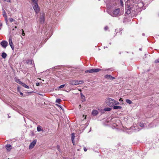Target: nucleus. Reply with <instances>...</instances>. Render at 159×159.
Wrapping results in <instances>:
<instances>
[{
	"mask_svg": "<svg viewBox=\"0 0 159 159\" xmlns=\"http://www.w3.org/2000/svg\"><path fill=\"white\" fill-rule=\"evenodd\" d=\"M125 5L127 9L126 13L128 14L131 13V15H135L141 11V8L143 6V3L140 1L137 3L136 1L130 0L125 2Z\"/></svg>",
	"mask_w": 159,
	"mask_h": 159,
	"instance_id": "obj_1",
	"label": "nucleus"
},
{
	"mask_svg": "<svg viewBox=\"0 0 159 159\" xmlns=\"http://www.w3.org/2000/svg\"><path fill=\"white\" fill-rule=\"evenodd\" d=\"M120 9L117 8L114 9L112 11L108 10L107 11L108 13L111 16L114 17H118L121 15L120 12Z\"/></svg>",
	"mask_w": 159,
	"mask_h": 159,
	"instance_id": "obj_2",
	"label": "nucleus"
},
{
	"mask_svg": "<svg viewBox=\"0 0 159 159\" xmlns=\"http://www.w3.org/2000/svg\"><path fill=\"white\" fill-rule=\"evenodd\" d=\"M115 100L109 98H107L106 99V102L107 105L110 107H112L114 106Z\"/></svg>",
	"mask_w": 159,
	"mask_h": 159,
	"instance_id": "obj_3",
	"label": "nucleus"
},
{
	"mask_svg": "<svg viewBox=\"0 0 159 159\" xmlns=\"http://www.w3.org/2000/svg\"><path fill=\"white\" fill-rule=\"evenodd\" d=\"M33 5V9L36 14L38 13L39 11V8L38 4V2L32 3Z\"/></svg>",
	"mask_w": 159,
	"mask_h": 159,
	"instance_id": "obj_4",
	"label": "nucleus"
},
{
	"mask_svg": "<svg viewBox=\"0 0 159 159\" xmlns=\"http://www.w3.org/2000/svg\"><path fill=\"white\" fill-rule=\"evenodd\" d=\"M101 69L99 68L93 69H90L89 70H86L85 71L86 73H97Z\"/></svg>",
	"mask_w": 159,
	"mask_h": 159,
	"instance_id": "obj_5",
	"label": "nucleus"
},
{
	"mask_svg": "<svg viewBox=\"0 0 159 159\" xmlns=\"http://www.w3.org/2000/svg\"><path fill=\"white\" fill-rule=\"evenodd\" d=\"M84 81L83 80H73L70 82V83L73 85H78V84H81L83 83Z\"/></svg>",
	"mask_w": 159,
	"mask_h": 159,
	"instance_id": "obj_6",
	"label": "nucleus"
},
{
	"mask_svg": "<svg viewBox=\"0 0 159 159\" xmlns=\"http://www.w3.org/2000/svg\"><path fill=\"white\" fill-rule=\"evenodd\" d=\"M44 16L45 14L44 13H43L42 15H41L40 17V23L41 24H43L44 23Z\"/></svg>",
	"mask_w": 159,
	"mask_h": 159,
	"instance_id": "obj_7",
	"label": "nucleus"
},
{
	"mask_svg": "<svg viewBox=\"0 0 159 159\" xmlns=\"http://www.w3.org/2000/svg\"><path fill=\"white\" fill-rule=\"evenodd\" d=\"M36 140H34L30 143L29 147V149H31L34 147L36 144Z\"/></svg>",
	"mask_w": 159,
	"mask_h": 159,
	"instance_id": "obj_8",
	"label": "nucleus"
},
{
	"mask_svg": "<svg viewBox=\"0 0 159 159\" xmlns=\"http://www.w3.org/2000/svg\"><path fill=\"white\" fill-rule=\"evenodd\" d=\"M0 44L3 48H6L7 45L8 43L7 41L3 40L1 42Z\"/></svg>",
	"mask_w": 159,
	"mask_h": 159,
	"instance_id": "obj_9",
	"label": "nucleus"
},
{
	"mask_svg": "<svg viewBox=\"0 0 159 159\" xmlns=\"http://www.w3.org/2000/svg\"><path fill=\"white\" fill-rule=\"evenodd\" d=\"M9 45L11 47V48L12 50H13L14 49V47L12 41V39L11 38H9Z\"/></svg>",
	"mask_w": 159,
	"mask_h": 159,
	"instance_id": "obj_10",
	"label": "nucleus"
},
{
	"mask_svg": "<svg viewBox=\"0 0 159 159\" xmlns=\"http://www.w3.org/2000/svg\"><path fill=\"white\" fill-rule=\"evenodd\" d=\"M105 77L106 78L108 79L111 80H113L115 79V77H112L111 75H106L105 76Z\"/></svg>",
	"mask_w": 159,
	"mask_h": 159,
	"instance_id": "obj_11",
	"label": "nucleus"
},
{
	"mask_svg": "<svg viewBox=\"0 0 159 159\" xmlns=\"http://www.w3.org/2000/svg\"><path fill=\"white\" fill-rule=\"evenodd\" d=\"M75 134L74 133H72L71 134V140H72L73 144L74 145H75V141H74V139L75 137Z\"/></svg>",
	"mask_w": 159,
	"mask_h": 159,
	"instance_id": "obj_12",
	"label": "nucleus"
},
{
	"mask_svg": "<svg viewBox=\"0 0 159 159\" xmlns=\"http://www.w3.org/2000/svg\"><path fill=\"white\" fill-rule=\"evenodd\" d=\"M98 113V111L96 110H93L92 112V115L93 116H97Z\"/></svg>",
	"mask_w": 159,
	"mask_h": 159,
	"instance_id": "obj_13",
	"label": "nucleus"
},
{
	"mask_svg": "<svg viewBox=\"0 0 159 159\" xmlns=\"http://www.w3.org/2000/svg\"><path fill=\"white\" fill-rule=\"evenodd\" d=\"M2 14H3V17H5V20H6V22H7V15L6 13V12L4 9L3 10Z\"/></svg>",
	"mask_w": 159,
	"mask_h": 159,
	"instance_id": "obj_14",
	"label": "nucleus"
},
{
	"mask_svg": "<svg viewBox=\"0 0 159 159\" xmlns=\"http://www.w3.org/2000/svg\"><path fill=\"white\" fill-rule=\"evenodd\" d=\"M15 81L17 83L19 84H22V82L20 81V79L16 78H15Z\"/></svg>",
	"mask_w": 159,
	"mask_h": 159,
	"instance_id": "obj_15",
	"label": "nucleus"
},
{
	"mask_svg": "<svg viewBox=\"0 0 159 159\" xmlns=\"http://www.w3.org/2000/svg\"><path fill=\"white\" fill-rule=\"evenodd\" d=\"M33 61L31 60H28L26 61V63L27 64H30L31 65H33Z\"/></svg>",
	"mask_w": 159,
	"mask_h": 159,
	"instance_id": "obj_16",
	"label": "nucleus"
},
{
	"mask_svg": "<svg viewBox=\"0 0 159 159\" xmlns=\"http://www.w3.org/2000/svg\"><path fill=\"white\" fill-rule=\"evenodd\" d=\"M37 129L38 132L43 131V129L41 128V127L40 125L38 126Z\"/></svg>",
	"mask_w": 159,
	"mask_h": 159,
	"instance_id": "obj_17",
	"label": "nucleus"
},
{
	"mask_svg": "<svg viewBox=\"0 0 159 159\" xmlns=\"http://www.w3.org/2000/svg\"><path fill=\"white\" fill-rule=\"evenodd\" d=\"M11 146L10 144H7L6 146V148L8 151H10L11 149Z\"/></svg>",
	"mask_w": 159,
	"mask_h": 159,
	"instance_id": "obj_18",
	"label": "nucleus"
},
{
	"mask_svg": "<svg viewBox=\"0 0 159 159\" xmlns=\"http://www.w3.org/2000/svg\"><path fill=\"white\" fill-rule=\"evenodd\" d=\"M122 107L121 106L114 105L113 106V108L114 109H121Z\"/></svg>",
	"mask_w": 159,
	"mask_h": 159,
	"instance_id": "obj_19",
	"label": "nucleus"
},
{
	"mask_svg": "<svg viewBox=\"0 0 159 159\" xmlns=\"http://www.w3.org/2000/svg\"><path fill=\"white\" fill-rule=\"evenodd\" d=\"M1 56L2 58L4 59L7 57V54L6 53L3 52L2 53Z\"/></svg>",
	"mask_w": 159,
	"mask_h": 159,
	"instance_id": "obj_20",
	"label": "nucleus"
},
{
	"mask_svg": "<svg viewBox=\"0 0 159 159\" xmlns=\"http://www.w3.org/2000/svg\"><path fill=\"white\" fill-rule=\"evenodd\" d=\"M111 110V108L109 107H106L103 110V111H109Z\"/></svg>",
	"mask_w": 159,
	"mask_h": 159,
	"instance_id": "obj_21",
	"label": "nucleus"
},
{
	"mask_svg": "<svg viewBox=\"0 0 159 159\" xmlns=\"http://www.w3.org/2000/svg\"><path fill=\"white\" fill-rule=\"evenodd\" d=\"M24 87L26 88H27V89H29V87L27 86V85H26L25 84V83H22V84H21Z\"/></svg>",
	"mask_w": 159,
	"mask_h": 159,
	"instance_id": "obj_22",
	"label": "nucleus"
},
{
	"mask_svg": "<svg viewBox=\"0 0 159 159\" xmlns=\"http://www.w3.org/2000/svg\"><path fill=\"white\" fill-rule=\"evenodd\" d=\"M126 102L128 103L129 104H130L132 103V101L128 99H126Z\"/></svg>",
	"mask_w": 159,
	"mask_h": 159,
	"instance_id": "obj_23",
	"label": "nucleus"
},
{
	"mask_svg": "<svg viewBox=\"0 0 159 159\" xmlns=\"http://www.w3.org/2000/svg\"><path fill=\"white\" fill-rule=\"evenodd\" d=\"M61 101V100L60 99H57L56 101V102L59 103Z\"/></svg>",
	"mask_w": 159,
	"mask_h": 159,
	"instance_id": "obj_24",
	"label": "nucleus"
},
{
	"mask_svg": "<svg viewBox=\"0 0 159 159\" xmlns=\"http://www.w3.org/2000/svg\"><path fill=\"white\" fill-rule=\"evenodd\" d=\"M80 95H81V98L83 99L84 100L85 99V97L81 93H80Z\"/></svg>",
	"mask_w": 159,
	"mask_h": 159,
	"instance_id": "obj_25",
	"label": "nucleus"
},
{
	"mask_svg": "<svg viewBox=\"0 0 159 159\" xmlns=\"http://www.w3.org/2000/svg\"><path fill=\"white\" fill-rule=\"evenodd\" d=\"M119 103H120L119 102L116 101L115 100L114 106L116 105H119Z\"/></svg>",
	"mask_w": 159,
	"mask_h": 159,
	"instance_id": "obj_26",
	"label": "nucleus"
},
{
	"mask_svg": "<svg viewBox=\"0 0 159 159\" xmlns=\"http://www.w3.org/2000/svg\"><path fill=\"white\" fill-rule=\"evenodd\" d=\"M32 1V3H34L36 2H38V0H31Z\"/></svg>",
	"mask_w": 159,
	"mask_h": 159,
	"instance_id": "obj_27",
	"label": "nucleus"
},
{
	"mask_svg": "<svg viewBox=\"0 0 159 159\" xmlns=\"http://www.w3.org/2000/svg\"><path fill=\"white\" fill-rule=\"evenodd\" d=\"M9 20L11 22H12L15 21V20L14 19L12 18H10L9 19Z\"/></svg>",
	"mask_w": 159,
	"mask_h": 159,
	"instance_id": "obj_28",
	"label": "nucleus"
},
{
	"mask_svg": "<svg viewBox=\"0 0 159 159\" xmlns=\"http://www.w3.org/2000/svg\"><path fill=\"white\" fill-rule=\"evenodd\" d=\"M65 84L61 85L58 87V88L61 89V88H63L65 86Z\"/></svg>",
	"mask_w": 159,
	"mask_h": 159,
	"instance_id": "obj_29",
	"label": "nucleus"
},
{
	"mask_svg": "<svg viewBox=\"0 0 159 159\" xmlns=\"http://www.w3.org/2000/svg\"><path fill=\"white\" fill-rule=\"evenodd\" d=\"M57 150L60 152H61V151H60V146H59V145H57Z\"/></svg>",
	"mask_w": 159,
	"mask_h": 159,
	"instance_id": "obj_30",
	"label": "nucleus"
},
{
	"mask_svg": "<svg viewBox=\"0 0 159 159\" xmlns=\"http://www.w3.org/2000/svg\"><path fill=\"white\" fill-rule=\"evenodd\" d=\"M140 126L141 127H143L144 126V124L143 123H141L140 124Z\"/></svg>",
	"mask_w": 159,
	"mask_h": 159,
	"instance_id": "obj_31",
	"label": "nucleus"
},
{
	"mask_svg": "<svg viewBox=\"0 0 159 159\" xmlns=\"http://www.w3.org/2000/svg\"><path fill=\"white\" fill-rule=\"evenodd\" d=\"M120 4H121V5L122 7L124 5V4H123V1H122V0H120Z\"/></svg>",
	"mask_w": 159,
	"mask_h": 159,
	"instance_id": "obj_32",
	"label": "nucleus"
},
{
	"mask_svg": "<svg viewBox=\"0 0 159 159\" xmlns=\"http://www.w3.org/2000/svg\"><path fill=\"white\" fill-rule=\"evenodd\" d=\"M155 63H159V59H158L155 61Z\"/></svg>",
	"mask_w": 159,
	"mask_h": 159,
	"instance_id": "obj_33",
	"label": "nucleus"
},
{
	"mask_svg": "<svg viewBox=\"0 0 159 159\" xmlns=\"http://www.w3.org/2000/svg\"><path fill=\"white\" fill-rule=\"evenodd\" d=\"M22 35H23V36H25V33H24V30L23 29H22Z\"/></svg>",
	"mask_w": 159,
	"mask_h": 159,
	"instance_id": "obj_34",
	"label": "nucleus"
},
{
	"mask_svg": "<svg viewBox=\"0 0 159 159\" xmlns=\"http://www.w3.org/2000/svg\"><path fill=\"white\" fill-rule=\"evenodd\" d=\"M108 26H106L104 28V30H108Z\"/></svg>",
	"mask_w": 159,
	"mask_h": 159,
	"instance_id": "obj_35",
	"label": "nucleus"
},
{
	"mask_svg": "<svg viewBox=\"0 0 159 159\" xmlns=\"http://www.w3.org/2000/svg\"><path fill=\"white\" fill-rule=\"evenodd\" d=\"M3 0L5 2H10L11 1L10 0Z\"/></svg>",
	"mask_w": 159,
	"mask_h": 159,
	"instance_id": "obj_36",
	"label": "nucleus"
},
{
	"mask_svg": "<svg viewBox=\"0 0 159 159\" xmlns=\"http://www.w3.org/2000/svg\"><path fill=\"white\" fill-rule=\"evenodd\" d=\"M84 151L85 152L87 150V149H86V148H85V147H84Z\"/></svg>",
	"mask_w": 159,
	"mask_h": 159,
	"instance_id": "obj_37",
	"label": "nucleus"
},
{
	"mask_svg": "<svg viewBox=\"0 0 159 159\" xmlns=\"http://www.w3.org/2000/svg\"><path fill=\"white\" fill-rule=\"evenodd\" d=\"M119 101H120V102H122L123 101V100H122V99L121 98H120L119 99Z\"/></svg>",
	"mask_w": 159,
	"mask_h": 159,
	"instance_id": "obj_38",
	"label": "nucleus"
},
{
	"mask_svg": "<svg viewBox=\"0 0 159 159\" xmlns=\"http://www.w3.org/2000/svg\"><path fill=\"white\" fill-rule=\"evenodd\" d=\"M36 85L37 86H38L39 85V83H36Z\"/></svg>",
	"mask_w": 159,
	"mask_h": 159,
	"instance_id": "obj_39",
	"label": "nucleus"
},
{
	"mask_svg": "<svg viewBox=\"0 0 159 159\" xmlns=\"http://www.w3.org/2000/svg\"><path fill=\"white\" fill-rule=\"evenodd\" d=\"M20 94L21 95H23V93L21 92H20Z\"/></svg>",
	"mask_w": 159,
	"mask_h": 159,
	"instance_id": "obj_40",
	"label": "nucleus"
},
{
	"mask_svg": "<svg viewBox=\"0 0 159 159\" xmlns=\"http://www.w3.org/2000/svg\"><path fill=\"white\" fill-rule=\"evenodd\" d=\"M14 24H17V21H16V22H15V23H14Z\"/></svg>",
	"mask_w": 159,
	"mask_h": 159,
	"instance_id": "obj_41",
	"label": "nucleus"
},
{
	"mask_svg": "<svg viewBox=\"0 0 159 159\" xmlns=\"http://www.w3.org/2000/svg\"><path fill=\"white\" fill-rule=\"evenodd\" d=\"M142 35H143V36H144V35H145V34H144V33H143V34H142Z\"/></svg>",
	"mask_w": 159,
	"mask_h": 159,
	"instance_id": "obj_42",
	"label": "nucleus"
},
{
	"mask_svg": "<svg viewBox=\"0 0 159 159\" xmlns=\"http://www.w3.org/2000/svg\"><path fill=\"white\" fill-rule=\"evenodd\" d=\"M14 28H15V29H16L17 28V26H15Z\"/></svg>",
	"mask_w": 159,
	"mask_h": 159,
	"instance_id": "obj_43",
	"label": "nucleus"
},
{
	"mask_svg": "<svg viewBox=\"0 0 159 159\" xmlns=\"http://www.w3.org/2000/svg\"><path fill=\"white\" fill-rule=\"evenodd\" d=\"M139 50H142V49H141V48H140V49H139Z\"/></svg>",
	"mask_w": 159,
	"mask_h": 159,
	"instance_id": "obj_44",
	"label": "nucleus"
},
{
	"mask_svg": "<svg viewBox=\"0 0 159 159\" xmlns=\"http://www.w3.org/2000/svg\"><path fill=\"white\" fill-rule=\"evenodd\" d=\"M86 116H85V117L84 119H86Z\"/></svg>",
	"mask_w": 159,
	"mask_h": 159,
	"instance_id": "obj_45",
	"label": "nucleus"
},
{
	"mask_svg": "<svg viewBox=\"0 0 159 159\" xmlns=\"http://www.w3.org/2000/svg\"><path fill=\"white\" fill-rule=\"evenodd\" d=\"M59 107H60L61 108V106H59Z\"/></svg>",
	"mask_w": 159,
	"mask_h": 159,
	"instance_id": "obj_46",
	"label": "nucleus"
},
{
	"mask_svg": "<svg viewBox=\"0 0 159 159\" xmlns=\"http://www.w3.org/2000/svg\"><path fill=\"white\" fill-rule=\"evenodd\" d=\"M98 110H100L99 108H98Z\"/></svg>",
	"mask_w": 159,
	"mask_h": 159,
	"instance_id": "obj_47",
	"label": "nucleus"
},
{
	"mask_svg": "<svg viewBox=\"0 0 159 159\" xmlns=\"http://www.w3.org/2000/svg\"><path fill=\"white\" fill-rule=\"evenodd\" d=\"M79 106H80V107H81V105H79Z\"/></svg>",
	"mask_w": 159,
	"mask_h": 159,
	"instance_id": "obj_48",
	"label": "nucleus"
},
{
	"mask_svg": "<svg viewBox=\"0 0 159 159\" xmlns=\"http://www.w3.org/2000/svg\"><path fill=\"white\" fill-rule=\"evenodd\" d=\"M110 6L112 7V6H111V5H110Z\"/></svg>",
	"mask_w": 159,
	"mask_h": 159,
	"instance_id": "obj_49",
	"label": "nucleus"
},
{
	"mask_svg": "<svg viewBox=\"0 0 159 159\" xmlns=\"http://www.w3.org/2000/svg\"><path fill=\"white\" fill-rule=\"evenodd\" d=\"M14 30V29H13V30Z\"/></svg>",
	"mask_w": 159,
	"mask_h": 159,
	"instance_id": "obj_50",
	"label": "nucleus"
}]
</instances>
